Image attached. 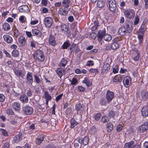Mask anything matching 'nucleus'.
<instances>
[{"instance_id":"24","label":"nucleus","mask_w":148,"mask_h":148,"mask_svg":"<svg viewBox=\"0 0 148 148\" xmlns=\"http://www.w3.org/2000/svg\"><path fill=\"white\" fill-rule=\"evenodd\" d=\"M12 107L16 111L18 112L20 110V106L19 103L16 102H14L12 103Z\"/></svg>"},{"instance_id":"43","label":"nucleus","mask_w":148,"mask_h":148,"mask_svg":"<svg viewBox=\"0 0 148 148\" xmlns=\"http://www.w3.org/2000/svg\"><path fill=\"white\" fill-rule=\"evenodd\" d=\"M69 81L71 82V85H76L77 84V80L75 77H73L72 80L70 79Z\"/></svg>"},{"instance_id":"8","label":"nucleus","mask_w":148,"mask_h":148,"mask_svg":"<svg viewBox=\"0 0 148 148\" xmlns=\"http://www.w3.org/2000/svg\"><path fill=\"white\" fill-rule=\"evenodd\" d=\"M140 96L143 100H147L148 99V91L145 90H141L140 92Z\"/></svg>"},{"instance_id":"29","label":"nucleus","mask_w":148,"mask_h":148,"mask_svg":"<svg viewBox=\"0 0 148 148\" xmlns=\"http://www.w3.org/2000/svg\"><path fill=\"white\" fill-rule=\"evenodd\" d=\"M18 40L19 43L22 45H25L26 42L25 37L22 36H20L18 38Z\"/></svg>"},{"instance_id":"23","label":"nucleus","mask_w":148,"mask_h":148,"mask_svg":"<svg viewBox=\"0 0 148 148\" xmlns=\"http://www.w3.org/2000/svg\"><path fill=\"white\" fill-rule=\"evenodd\" d=\"M69 29L68 25L62 23L60 25V30L63 32H67Z\"/></svg>"},{"instance_id":"60","label":"nucleus","mask_w":148,"mask_h":148,"mask_svg":"<svg viewBox=\"0 0 148 148\" xmlns=\"http://www.w3.org/2000/svg\"><path fill=\"white\" fill-rule=\"evenodd\" d=\"M93 61L92 60H88L87 62L86 65L88 66H90L91 65L93 66L94 64Z\"/></svg>"},{"instance_id":"47","label":"nucleus","mask_w":148,"mask_h":148,"mask_svg":"<svg viewBox=\"0 0 148 148\" xmlns=\"http://www.w3.org/2000/svg\"><path fill=\"white\" fill-rule=\"evenodd\" d=\"M70 43L69 41H67L64 42L62 45V48L64 49H67L69 46Z\"/></svg>"},{"instance_id":"54","label":"nucleus","mask_w":148,"mask_h":148,"mask_svg":"<svg viewBox=\"0 0 148 148\" xmlns=\"http://www.w3.org/2000/svg\"><path fill=\"white\" fill-rule=\"evenodd\" d=\"M89 72L90 73H93L95 74L98 73V70L97 69H94L92 68L89 70Z\"/></svg>"},{"instance_id":"64","label":"nucleus","mask_w":148,"mask_h":148,"mask_svg":"<svg viewBox=\"0 0 148 148\" xmlns=\"http://www.w3.org/2000/svg\"><path fill=\"white\" fill-rule=\"evenodd\" d=\"M56 146L53 144L48 145L46 147V148H56Z\"/></svg>"},{"instance_id":"52","label":"nucleus","mask_w":148,"mask_h":148,"mask_svg":"<svg viewBox=\"0 0 148 148\" xmlns=\"http://www.w3.org/2000/svg\"><path fill=\"white\" fill-rule=\"evenodd\" d=\"M75 44H73L70 46V47L69 48V53H71L75 49Z\"/></svg>"},{"instance_id":"26","label":"nucleus","mask_w":148,"mask_h":148,"mask_svg":"<svg viewBox=\"0 0 148 148\" xmlns=\"http://www.w3.org/2000/svg\"><path fill=\"white\" fill-rule=\"evenodd\" d=\"M83 84H85L88 87H89L92 85L91 82L87 77H86L82 81Z\"/></svg>"},{"instance_id":"33","label":"nucleus","mask_w":148,"mask_h":148,"mask_svg":"<svg viewBox=\"0 0 148 148\" xmlns=\"http://www.w3.org/2000/svg\"><path fill=\"white\" fill-rule=\"evenodd\" d=\"M56 72L59 77L61 78L63 75L62 69L61 68H59L56 70Z\"/></svg>"},{"instance_id":"44","label":"nucleus","mask_w":148,"mask_h":148,"mask_svg":"<svg viewBox=\"0 0 148 148\" xmlns=\"http://www.w3.org/2000/svg\"><path fill=\"white\" fill-rule=\"evenodd\" d=\"M112 39L111 36L109 34H105L104 36L103 39L106 41H110Z\"/></svg>"},{"instance_id":"48","label":"nucleus","mask_w":148,"mask_h":148,"mask_svg":"<svg viewBox=\"0 0 148 148\" xmlns=\"http://www.w3.org/2000/svg\"><path fill=\"white\" fill-rule=\"evenodd\" d=\"M19 20L21 23H27L26 21V18L24 16H21L19 18Z\"/></svg>"},{"instance_id":"9","label":"nucleus","mask_w":148,"mask_h":148,"mask_svg":"<svg viewBox=\"0 0 148 148\" xmlns=\"http://www.w3.org/2000/svg\"><path fill=\"white\" fill-rule=\"evenodd\" d=\"M23 110L24 113L27 115L31 114L33 112V108L29 106H25L23 107Z\"/></svg>"},{"instance_id":"6","label":"nucleus","mask_w":148,"mask_h":148,"mask_svg":"<svg viewBox=\"0 0 148 148\" xmlns=\"http://www.w3.org/2000/svg\"><path fill=\"white\" fill-rule=\"evenodd\" d=\"M78 141L80 144H83L84 145H86L88 143L89 138L87 136H85L83 138H78Z\"/></svg>"},{"instance_id":"45","label":"nucleus","mask_w":148,"mask_h":148,"mask_svg":"<svg viewBox=\"0 0 148 148\" xmlns=\"http://www.w3.org/2000/svg\"><path fill=\"white\" fill-rule=\"evenodd\" d=\"M12 56L15 57H18L19 55V51L16 49L13 50L12 52Z\"/></svg>"},{"instance_id":"32","label":"nucleus","mask_w":148,"mask_h":148,"mask_svg":"<svg viewBox=\"0 0 148 148\" xmlns=\"http://www.w3.org/2000/svg\"><path fill=\"white\" fill-rule=\"evenodd\" d=\"M107 101L105 97H103L99 100V103L101 106H106L107 104Z\"/></svg>"},{"instance_id":"38","label":"nucleus","mask_w":148,"mask_h":148,"mask_svg":"<svg viewBox=\"0 0 148 148\" xmlns=\"http://www.w3.org/2000/svg\"><path fill=\"white\" fill-rule=\"evenodd\" d=\"M70 1L69 0H64L62 2V6L64 8H68L69 6Z\"/></svg>"},{"instance_id":"61","label":"nucleus","mask_w":148,"mask_h":148,"mask_svg":"<svg viewBox=\"0 0 148 148\" xmlns=\"http://www.w3.org/2000/svg\"><path fill=\"white\" fill-rule=\"evenodd\" d=\"M115 114V113L114 111H110L109 112L108 115L110 117H114Z\"/></svg>"},{"instance_id":"17","label":"nucleus","mask_w":148,"mask_h":148,"mask_svg":"<svg viewBox=\"0 0 148 148\" xmlns=\"http://www.w3.org/2000/svg\"><path fill=\"white\" fill-rule=\"evenodd\" d=\"M19 100L23 103H27L29 101L27 96L25 94H22L20 95Z\"/></svg>"},{"instance_id":"15","label":"nucleus","mask_w":148,"mask_h":148,"mask_svg":"<svg viewBox=\"0 0 148 148\" xmlns=\"http://www.w3.org/2000/svg\"><path fill=\"white\" fill-rule=\"evenodd\" d=\"M114 94L113 92L109 90L107 91L106 96L108 102L109 103L112 101L114 98Z\"/></svg>"},{"instance_id":"42","label":"nucleus","mask_w":148,"mask_h":148,"mask_svg":"<svg viewBox=\"0 0 148 148\" xmlns=\"http://www.w3.org/2000/svg\"><path fill=\"white\" fill-rule=\"evenodd\" d=\"M138 38L139 40V42L138 44L140 45H141L143 40L144 34H138Z\"/></svg>"},{"instance_id":"56","label":"nucleus","mask_w":148,"mask_h":148,"mask_svg":"<svg viewBox=\"0 0 148 148\" xmlns=\"http://www.w3.org/2000/svg\"><path fill=\"white\" fill-rule=\"evenodd\" d=\"M14 112L11 109L7 110L6 111V113L8 115H13L14 114Z\"/></svg>"},{"instance_id":"59","label":"nucleus","mask_w":148,"mask_h":148,"mask_svg":"<svg viewBox=\"0 0 148 148\" xmlns=\"http://www.w3.org/2000/svg\"><path fill=\"white\" fill-rule=\"evenodd\" d=\"M5 99V97L3 94H0V102H2L4 101Z\"/></svg>"},{"instance_id":"55","label":"nucleus","mask_w":148,"mask_h":148,"mask_svg":"<svg viewBox=\"0 0 148 148\" xmlns=\"http://www.w3.org/2000/svg\"><path fill=\"white\" fill-rule=\"evenodd\" d=\"M101 116L100 114L98 113L95 115L94 118L96 121H98L100 119Z\"/></svg>"},{"instance_id":"5","label":"nucleus","mask_w":148,"mask_h":148,"mask_svg":"<svg viewBox=\"0 0 148 148\" xmlns=\"http://www.w3.org/2000/svg\"><path fill=\"white\" fill-rule=\"evenodd\" d=\"M110 10L112 12H114L116 9V5L115 0H108Z\"/></svg>"},{"instance_id":"27","label":"nucleus","mask_w":148,"mask_h":148,"mask_svg":"<svg viewBox=\"0 0 148 148\" xmlns=\"http://www.w3.org/2000/svg\"><path fill=\"white\" fill-rule=\"evenodd\" d=\"M49 44L52 46L56 45V43L55 40V38L52 35H50L49 38Z\"/></svg>"},{"instance_id":"31","label":"nucleus","mask_w":148,"mask_h":148,"mask_svg":"<svg viewBox=\"0 0 148 148\" xmlns=\"http://www.w3.org/2000/svg\"><path fill=\"white\" fill-rule=\"evenodd\" d=\"M67 63V60L64 58H63L61 60L59 64V66L60 67L62 66L64 68L66 65Z\"/></svg>"},{"instance_id":"2","label":"nucleus","mask_w":148,"mask_h":148,"mask_svg":"<svg viewBox=\"0 0 148 148\" xmlns=\"http://www.w3.org/2000/svg\"><path fill=\"white\" fill-rule=\"evenodd\" d=\"M34 58L39 62H42L45 60V56L43 52L40 50L37 49L33 54Z\"/></svg>"},{"instance_id":"11","label":"nucleus","mask_w":148,"mask_h":148,"mask_svg":"<svg viewBox=\"0 0 148 148\" xmlns=\"http://www.w3.org/2000/svg\"><path fill=\"white\" fill-rule=\"evenodd\" d=\"M148 129V122H147L140 126L138 128L139 132L143 133L146 131Z\"/></svg>"},{"instance_id":"50","label":"nucleus","mask_w":148,"mask_h":148,"mask_svg":"<svg viewBox=\"0 0 148 148\" xmlns=\"http://www.w3.org/2000/svg\"><path fill=\"white\" fill-rule=\"evenodd\" d=\"M35 82L37 84H40L41 83V79H40L38 76L36 75H34Z\"/></svg>"},{"instance_id":"12","label":"nucleus","mask_w":148,"mask_h":148,"mask_svg":"<svg viewBox=\"0 0 148 148\" xmlns=\"http://www.w3.org/2000/svg\"><path fill=\"white\" fill-rule=\"evenodd\" d=\"M20 12L28 13L30 11L29 8L27 5H22L20 6L18 8Z\"/></svg>"},{"instance_id":"37","label":"nucleus","mask_w":148,"mask_h":148,"mask_svg":"<svg viewBox=\"0 0 148 148\" xmlns=\"http://www.w3.org/2000/svg\"><path fill=\"white\" fill-rule=\"evenodd\" d=\"M75 109L77 113L79 110L82 111L83 110V107L80 103L76 104L75 105Z\"/></svg>"},{"instance_id":"22","label":"nucleus","mask_w":148,"mask_h":148,"mask_svg":"<svg viewBox=\"0 0 148 148\" xmlns=\"http://www.w3.org/2000/svg\"><path fill=\"white\" fill-rule=\"evenodd\" d=\"M66 8H60L58 11V13L62 15H66L68 13V10H67Z\"/></svg>"},{"instance_id":"35","label":"nucleus","mask_w":148,"mask_h":148,"mask_svg":"<svg viewBox=\"0 0 148 148\" xmlns=\"http://www.w3.org/2000/svg\"><path fill=\"white\" fill-rule=\"evenodd\" d=\"M3 28L5 31H8L10 29V26L8 23H5L3 25Z\"/></svg>"},{"instance_id":"3","label":"nucleus","mask_w":148,"mask_h":148,"mask_svg":"<svg viewBox=\"0 0 148 148\" xmlns=\"http://www.w3.org/2000/svg\"><path fill=\"white\" fill-rule=\"evenodd\" d=\"M125 16L127 18H133L135 15V12L134 9L129 8L125 10L124 12Z\"/></svg>"},{"instance_id":"30","label":"nucleus","mask_w":148,"mask_h":148,"mask_svg":"<svg viewBox=\"0 0 148 148\" xmlns=\"http://www.w3.org/2000/svg\"><path fill=\"white\" fill-rule=\"evenodd\" d=\"M71 127L72 128H74L78 124V123L76 122L73 118L70 120Z\"/></svg>"},{"instance_id":"13","label":"nucleus","mask_w":148,"mask_h":148,"mask_svg":"<svg viewBox=\"0 0 148 148\" xmlns=\"http://www.w3.org/2000/svg\"><path fill=\"white\" fill-rule=\"evenodd\" d=\"M106 34V32L105 30H102L98 32L97 34L98 40L100 42L101 41L103 38H104V36Z\"/></svg>"},{"instance_id":"62","label":"nucleus","mask_w":148,"mask_h":148,"mask_svg":"<svg viewBox=\"0 0 148 148\" xmlns=\"http://www.w3.org/2000/svg\"><path fill=\"white\" fill-rule=\"evenodd\" d=\"M72 111V109L71 108H68L66 110L65 113L66 114H69Z\"/></svg>"},{"instance_id":"4","label":"nucleus","mask_w":148,"mask_h":148,"mask_svg":"<svg viewBox=\"0 0 148 148\" xmlns=\"http://www.w3.org/2000/svg\"><path fill=\"white\" fill-rule=\"evenodd\" d=\"M53 23V20L52 17L48 16L45 18L43 20V23L45 27L49 28L51 27Z\"/></svg>"},{"instance_id":"51","label":"nucleus","mask_w":148,"mask_h":148,"mask_svg":"<svg viewBox=\"0 0 148 148\" xmlns=\"http://www.w3.org/2000/svg\"><path fill=\"white\" fill-rule=\"evenodd\" d=\"M101 121L103 123H106L109 122V120L108 119V117L107 116H104L102 117Z\"/></svg>"},{"instance_id":"20","label":"nucleus","mask_w":148,"mask_h":148,"mask_svg":"<svg viewBox=\"0 0 148 148\" xmlns=\"http://www.w3.org/2000/svg\"><path fill=\"white\" fill-rule=\"evenodd\" d=\"M146 29V25H143L141 24L138 31L137 32V34H144Z\"/></svg>"},{"instance_id":"53","label":"nucleus","mask_w":148,"mask_h":148,"mask_svg":"<svg viewBox=\"0 0 148 148\" xmlns=\"http://www.w3.org/2000/svg\"><path fill=\"white\" fill-rule=\"evenodd\" d=\"M0 132L1 134L5 136H7L8 135L7 132L5 130L3 129H0Z\"/></svg>"},{"instance_id":"40","label":"nucleus","mask_w":148,"mask_h":148,"mask_svg":"<svg viewBox=\"0 0 148 148\" xmlns=\"http://www.w3.org/2000/svg\"><path fill=\"white\" fill-rule=\"evenodd\" d=\"M119 45L118 43L113 42L111 45V48L113 50L119 48Z\"/></svg>"},{"instance_id":"21","label":"nucleus","mask_w":148,"mask_h":148,"mask_svg":"<svg viewBox=\"0 0 148 148\" xmlns=\"http://www.w3.org/2000/svg\"><path fill=\"white\" fill-rule=\"evenodd\" d=\"M13 71L15 74L18 77H23L25 75V73H24L21 70L14 69H13Z\"/></svg>"},{"instance_id":"18","label":"nucleus","mask_w":148,"mask_h":148,"mask_svg":"<svg viewBox=\"0 0 148 148\" xmlns=\"http://www.w3.org/2000/svg\"><path fill=\"white\" fill-rule=\"evenodd\" d=\"M142 116L144 117H146L148 116V107L145 106L143 107L141 110Z\"/></svg>"},{"instance_id":"16","label":"nucleus","mask_w":148,"mask_h":148,"mask_svg":"<svg viewBox=\"0 0 148 148\" xmlns=\"http://www.w3.org/2000/svg\"><path fill=\"white\" fill-rule=\"evenodd\" d=\"M4 40L7 43L11 44L13 42V39L8 34L4 35L3 37Z\"/></svg>"},{"instance_id":"19","label":"nucleus","mask_w":148,"mask_h":148,"mask_svg":"<svg viewBox=\"0 0 148 148\" xmlns=\"http://www.w3.org/2000/svg\"><path fill=\"white\" fill-rule=\"evenodd\" d=\"M45 136L44 135H41L38 136L36 139V143L37 145H40L44 140Z\"/></svg>"},{"instance_id":"14","label":"nucleus","mask_w":148,"mask_h":148,"mask_svg":"<svg viewBox=\"0 0 148 148\" xmlns=\"http://www.w3.org/2000/svg\"><path fill=\"white\" fill-rule=\"evenodd\" d=\"M26 79L28 83V85H32L33 82L32 76V73L28 72L26 75Z\"/></svg>"},{"instance_id":"36","label":"nucleus","mask_w":148,"mask_h":148,"mask_svg":"<svg viewBox=\"0 0 148 148\" xmlns=\"http://www.w3.org/2000/svg\"><path fill=\"white\" fill-rule=\"evenodd\" d=\"M105 1L101 0H99L97 3L98 7L101 8L103 7L105 4Z\"/></svg>"},{"instance_id":"7","label":"nucleus","mask_w":148,"mask_h":148,"mask_svg":"<svg viewBox=\"0 0 148 148\" xmlns=\"http://www.w3.org/2000/svg\"><path fill=\"white\" fill-rule=\"evenodd\" d=\"M131 78L129 76H127L124 78L123 82L124 86L128 88L131 85Z\"/></svg>"},{"instance_id":"10","label":"nucleus","mask_w":148,"mask_h":148,"mask_svg":"<svg viewBox=\"0 0 148 148\" xmlns=\"http://www.w3.org/2000/svg\"><path fill=\"white\" fill-rule=\"evenodd\" d=\"M110 69V65L107 63L104 64L101 70V74L103 75L104 73H107L109 72Z\"/></svg>"},{"instance_id":"57","label":"nucleus","mask_w":148,"mask_h":148,"mask_svg":"<svg viewBox=\"0 0 148 148\" xmlns=\"http://www.w3.org/2000/svg\"><path fill=\"white\" fill-rule=\"evenodd\" d=\"M30 46L32 48L36 47L35 42L33 40H32L30 42Z\"/></svg>"},{"instance_id":"28","label":"nucleus","mask_w":148,"mask_h":148,"mask_svg":"<svg viewBox=\"0 0 148 148\" xmlns=\"http://www.w3.org/2000/svg\"><path fill=\"white\" fill-rule=\"evenodd\" d=\"M22 139V134H18L15 136L14 138V140L15 143H18L20 142Z\"/></svg>"},{"instance_id":"49","label":"nucleus","mask_w":148,"mask_h":148,"mask_svg":"<svg viewBox=\"0 0 148 148\" xmlns=\"http://www.w3.org/2000/svg\"><path fill=\"white\" fill-rule=\"evenodd\" d=\"M13 29L14 31V35L16 37L20 35V33L15 26L14 27Z\"/></svg>"},{"instance_id":"1","label":"nucleus","mask_w":148,"mask_h":148,"mask_svg":"<svg viewBox=\"0 0 148 148\" xmlns=\"http://www.w3.org/2000/svg\"><path fill=\"white\" fill-rule=\"evenodd\" d=\"M133 29V22L132 21H130L128 23H125L123 28H120L119 31H121V33L122 35H124L126 33H130Z\"/></svg>"},{"instance_id":"46","label":"nucleus","mask_w":148,"mask_h":148,"mask_svg":"<svg viewBox=\"0 0 148 148\" xmlns=\"http://www.w3.org/2000/svg\"><path fill=\"white\" fill-rule=\"evenodd\" d=\"M140 21L139 17L137 15L135 17L134 20V25L135 26L137 25L138 23Z\"/></svg>"},{"instance_id":"25","label":"nucleus","mask_w":148,"mask_h":148,"mask_svg":"<svg viewBox=\"0 0 148 148\" xmlns=\"http://www.w3.org/2000/svg\"><path fill=\"white\" fill-rule=\"evenodd\" d=\"M32 32L34 36L40 37L42 36V33L39 30L36 29H32Z\"/></svg>"},{"instance_id":"39","label":"nucleus","mask_w":148,"mask_h":148,"mask_svg":"<svg viewBox=\"0 0 148 148\" xmlns=\"http://www.w3.org/2000/svg\"><path fill=\"white\" fill-rule=\"evenodd\" d=\"M44 96L45 97V99L46 100H51V96L50 95L48 92L47 91H45Z\"/></svg>"},{"instance_id":"41","label":"nucleus","mask_w":148,"mask_h":148,"mask_svg":"<svg viewBox=\"0 0 148 148\" xmlns=\"http://www.w3.org/2000/svg\"><path fill=\"white\" fill-rule=\"evenodd\" d=\"M107 130L108 132H110L113 129V125L110 123L107 124Z\"/></svg>"},{"instance_id":"34","label":"nucleus","mask_w":148,"mask_h":148,"mask_svg":"<svg viewBox=\"0 0 148 148\" xmlns=\"http://www.w3.org/2000/svg\"><path fill=\"white\" fill-rule=\"evenodd\" d=\"M134 141H132L125 143L124 148H132V146L134 144Z\"/></svg>"},{"instance_id":"63","label":"nucleus","mask_w":148,"mask_h":148,"mask_svg":"<svg viewBox=\"0 0 148 148\" xmlns=\"http://www.w3.org/2000/svg\"><path fill=\"white\" fill-rule=\"evenodd\" d=\"M96 36V34L95 32H92L90 35V38L93 39H95Z\"/></svg>"},{"instance_id":"58","label":"nucleus","mask_w":148,"mask_h":148,"mask_svg":"<svg viewBox=\"0 0 148 148\" xmlns=\"http://www.w3.org/2000/svg\"><path fill=\"white\" fill-rule=\"evenodd\" d=\"M29 130H34L35 129V124L32 123L28 127Z\"/></svg>"}]
</instances>
